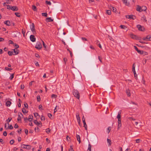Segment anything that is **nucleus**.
I'll use <instances>...</instances> for the list:
<instances>
[{"label":"nucleus","mask_w":151,"mask_h":151,"mask_svg":"<svg viewBox=\"0 0 151 151\" xmlns=\"http://www.w3.org/2000/svg\"><path fill=\"white\" fill-rule=\"evenodd\" d=\"M23 116V115L20 112L18 113V118H17V120L18 121H21V119L22 118V117Z\"/></svg>","instance_id":"nucleus-8"},{"label":"nucleus","mask_w":151,"mask_h":151,"mask_svg":"<svg viewBox=\"0 0 151 151\" xmlns=\"http://www.w3.org/2000/svg\"><path fill=\"white\" fill-rule=\"evenodd\" d=\"M45 3L47 4H48L49 5H51V3L50 2V1H45Z\"/></svg>","instance_id":"nucleus-48"},{"label":"nucleus","mask_w":151,"mask_h":151,"mask_svg":"<svg viewBox=\"0 0 151 151\" xmlns=\"http://www.w3.org/2000/svg\"><path fill=\"white\" fill-rule=\"evenodd\" d=\"M14 74H13L10 77V80H12V79L13 78H14Z\"/></svg>","instance_id":"nucleus-61"},{"label":"nucleus","mask_w":151,"mask_h":151,"mask_svg":"<svg viewBox=\"0 0 151 151\" xmlns=\"http://www.w3.org/2000/svg\"><path fill=\"white\" fill-rule=\"evenodd\" d=\"M140 54L143 55H148V53L147 52L142 50Z\"/></svg>","instance_id":"nucleus-17"},{"label":"nucleus","mask_w":151,"mask_h":151,"mask_svg":"<svg viewBox=\"0 0 151 151\" xmlns=\"http://www.w3.org/2000/svg\"><path fill=\"white\" fill-rule=\"evenodd\" d=\"M50 130L49 128H47L46 129V132L47 133H49L50 132Z\"/></svg>","instance_id":"nucleus-47"},{"label":"nucleus","mask_w":151,"mask_h":151,"mask_svg":"<svg viewBox=\"0 0 151 151\" xmlns=\"http://www.w3.org/2000/svg\"><path fill=\"white\" fill-rule=\"evenodd\" d=\"M122 1H123L124 3L126 5H127L128 4L127 2V0H122Z\"/></svg>","instance_id":"nucleus-46"},{"label":"nucleus","mask_w":151,"mask_h":151,"mask_svg":"<svg viewBox=\"0 0 151 151\" xmlns=\"http://www.w3.org/2000/svg\"><path fill=\"white\" fill-rule=\"evenodd\" d=\"M126 93L127 96H131V94L130 93V91L129 89H128L126 90Z\"/></svg>","instance_id":"nucleus-23"},{"label":"nucleus","mask_w":151,"mask_h":151,"mask_svg":"<svg viewBox=\"0 0 151 151\" xmlns=\"http://www.w3.org/2000/svg\"><path fill=\"white\" fill-rule=\"evenodd\" d=\"M134 48L135 50L137 52L140 54L142 50H139L137 47L135 46H134Z\"/></svg>","instance_id":"nucleus-15"},{"label":"nucleus","mask_w":151,"mask_h":151,"mask_svg":"<svg viewBox=\"0 0 151 151\" xmlns=\"http://www.w3.org/2000/svg\"><path fill=\"white\" fill-rule=\"evenodd\" d=\"M11 104V102L10 101H6V104L7 106H10Z\"/></svg>","instance_id":"nucleus-18"},{"label":"nucleus","mask_w":151,"mask_h":151,"mask_svg":"<svg viewBox=\"0 0 151 151\" xmlns=\"http://www.w3.org/2000/svg\"><path fill=\"white\" fill-rule=\"evenodd\" d=\"M34 123L37 125L39 126L40 125L42 124L41 122H38L37 120H34Z\"/></svg>","instance_id":"nucleus-14"},{"label":"nucleus","mask_w":151,"mask_h":151,"mask_svg":"<svg viewBox=\"0 0 151 151\" xmlns=\"http://www.w3.org/2000/svg\"><path fill=\"white\" fill-rule=\"evenodd\" d=\"M53 20V19H52L50 17H48L46 19V21L47 22H52Z\"/></svg>","instance_id":"nucleus-21"},{"label":"nucleus","mask_w":151,"mask_h":151,"mask_svg":"<svg viewBox=\"0 0 151 151\" xmlns=\"http://www.w3.org/2000/svg\"><path fill=\"white\" fill-rule=\"evenodd\" d=\"M30 40L32 42H35L36 40V38L33 35H31L30 36Z\"/></svg>","instance_id":"nucleus-7"},{"label":"nucleus","mask_w":151,"mask_h":151,"mask_svg":"<svg viewBox=\"0 0 151 151\" xmlns=\"http://www.w3.org/2000/svg\"><path fill=\"white\" fill-rule=\"evenodd\" d=\"M14 52L15 53L14 55H16L18 54L19 53V51L18 50L14 49L13 50Z\"/></svg>","instance_id":"nucleus-24"},{"label":"nucleus","mask_w":151,"mask_h":151,"mask_svg":"<svg viewBox=\"0 0 151 151\" xmlns=\"http://www.w3.org/2000/svg\"><path fill=\"white\" fill-rule=\"evenodd\" d=\"M33 116L32 115H30L29 116L28 120L30 122H31L33 119Z\"/></svg>","instance_id":"nucleus-20"},{"label":"nucleus","mask_w":151,"mask_h":151,"mask_svg":"<svg viewBox=\"0 0 151 151\" xmlns=\"http://www.w3.org/2000/svg\"><path fill=\"white\" fill-rule=\"evenodd\" d=\"M142 20H145V22L147 21V20H146V17L145 16H143L142 17Z\"/></svg>","instance_id":"nucleus-49"},{"label":"nucleus","mask_w":151,"mask_h":151,"mask_svg":"<svg viewBox=\"0 0 151 151\" xmlns=\"http://www.w3.org/2000/svg\"><path fill=\"white\" fill-rule=\"evenodd\" d=\"M26 149H27L28 150H29L31 149V147L30 145H26Z\"/></svg>","instance_id":"nucleus-32"},{"label":"nucleus","mask_w":151,"mask_h":151,"mask_svg":"<svg viewBox=\"0 0 151 151\" xmlns=\"http://www.w3.org/2000/svg\"><path fill=\"white\" fill-rule=\"evenodd\" d=\"M136 143H139L140 142V141H141V140H140L139 139H137L136 140Z\"/></svg>","instance_id":"nucleus-53"},{"label":"nucleus","mask_w":151,"mask_h":151,"mask_svg":"<svg viewBox=\"0 0 151 151\" xmlns=\"http://www.w3.org/2000/svg\"><path fill=\"white\" fill-rule=\"evenodd\" d=\"M73 95L78 99H79L80 95L78 91L74 89L73 91Z\"/></svg>","instance_id":"nucleus-1"},{"label":"nucleus","mask_w":151,"mask_h":151,"mask_svg":"<svg viewBox=\"0 0 151 151\" xmlns=\"http://www.w3.org/2000/svg\"><path fill=\"white\" fill-rule=\"evenodd\" d=\"M22 33L23 34V36L24 37H25V31L23 29H22Z\"/></svg>","instance_id":"nucleus-42"},{"label":"nucleus","mask_w":151,"mask_h":151,"mask_svg":"<svg viewBox=\"0 0 151 151\" xmlns=\"http://www.w3.org/2000/svg\"><path fill=\"white\" fill-rule=\"evenodd\" d=\"M42 105L40 104L39 106V109L40 110H43V109L42 108Z\"/></svg>","instance_id":"nucleus-59"},{"label":"nucleus","mask_w":151,"mask_h":151,"mask_svg":"<svg viewBox=\"0 0 151 151\" xmlns=\"http://www.w3.org/2000/svg\"><path fill=\"white\" fill-rule=\"evenodd\" d=\"M126 17L127 18L130 19H135V16L133 15H126Z\"/></svg>","instance_id":"nucleus-6"},{"label":"nucleus","mask_w":151,"mask_h":151,"mask_svg":"<svg viewBox=\"0 0 151 151\" xmlns=\"http://www.w3.org/2000/svg\"><path fill=\"white\" fill-rule=\"evenodd\" d=\"M7 6V9H11L12 6H11L9 5H6Z\"/></svg>","instance_id":"nucleus-55"},{"label":"nucleus","mask_w":151,"mask_h":151,"mask_svg":"<svg viewBox=\"0 0 151 151\" xmlns=\"http://www.w3.org/2000/svg\"><path fill=\"white\" fill-rule=\"evenodd\" d=\"M128 119H129L130 120H132L133 121H134L135 120V119H134L132 117H129L128 118Z\"/></svg>","instance_id":"nucleus-58"},{"label":"nucleus","mask_w":151,"mask_h":151,"mask_svg":"<svg viewBox=\"0 0 151 151\" xmlns=\"http://www.w3.org/2000/svg\"><path fill=\"white\" fill-rule=\"evenodd\" d=\"M24 131H25V134H27L28 133V131L27 130V129H24Z\"/></svg>","instance_id":"nucleus-56"},{"label":"nucleus","mask_w":151,"mask_h":151,"mask_svg":"<svg viewBox=\"0 0 151 151\" xmlns=\"http://www.w3.org/2000/svg\"><path fill=\"white\" fill-rule=\"evenodd\" d=\"M14 142V139L11 140L10 142V143L11 145H12L13 144Z\"/></svg>","instance_id":"nucleus-50"},{"label":"nucleus","mask_w":151,"mask_h":151,"mask_svg":"<svg viewBox=\"0 0 151 151\" xmlns=\"http://www.w3.org/2000/svg\"><path fill=\"white\" fill-rule=\"evenodd\" d=\"M3 134L4 136H6L7 135V132L6 131L4 132H3Z\"/></svg>","instance_id":"nucleus-60"},{"label":"nucleus","mask_w":151,"mask_h":151,"mask_svg":"<svg viewBox=\"0 0 151 151\" xmlns=\"http://www.w3.org/2000/svg\"><path fill=\"white\" fill-rule=\"evenodd\" d=\"M135 63H134L132 65V71L134 73H135V66H134Z\"/></svg>","instance_id":"nucleus-25"},{"label":"nucleus","mask_w":151,"mask_h":151,"mask_svg":"<svg viewBox=\"0 0 151 151\" xmlns=\"http://www.w3.org/2000/svg\"><path fill=\"white\" fill-rule=\"evenodd\" d=\"M120 27L122 29H126L127 28V27L125 26L122 25H121L120 26Z\"/></svg>","instance_id":"nucleus-30"},{"label":"nucleus","mask_w":151,"mask_h":151,"mask_svg":"<svg viewBox=\"0 0 151 151\" xmlns=\"http://www.w3.org/2000/svg\"><path fill=\"white\" fill-rule=\"evenodd\" d=\"M4 23L7 26H10L11 25V23L9 21V20L5 21L4 22Z\"/></svg>","instance_id":"nucleus-12"},{"label":"nucleus","mask_w":151,"mask_h":151,"mask_svg":"<svg viewBox=\"0 0 151 151\" xmlns=\"http://www.w3.org/2000/svg\"><path fill=\"white\" fill-rule=\"evenodd\" d=\"M30 29L33 34L35 35L36 34L35 29V25L33 23H32L31 26L30 27Z\"/></svg>","instance_id":"nucleus-2"},{"label":"nucleus","mask_w":151,"mask_h":151,"mask_svg":"<svg viewBox=\"0 0 151 151\" xmlns=\"http://www.w3.org/2000/svg\"><path fill=\"white\" fill-rule=\"evenodd\" d=\"M130 37L133 39H135L137 40H140L141 38L140 37H138L136 35H134L133 34H130Z\"/></svg>","instance_id":"nucleus-3"},{"label":"nucleus","mask_w":151,"mask_h":151,"mask_svg":"<svg viewBox=\"0 0 151 151\" xmlns=\"http://www.w3.org/2000/svg\"><path fill=\"white\" fill-rule=\"evenodd\" d=\"M76 116L77 120H78V122L79 123V124H80V118L79 116V114L78 113H77L76 114Z\"/></svg>","instance_id":"nucleus-9"},{"label":"nucleus","mask_w":151,"mask_h":151,"mask_svg":"<svg viewBox=\"0 0 151 151\" xmlns=\"http://www.w3.org/2000/svg\"><path fill=\"white\" fill-rule=\"evenodd\" d=\"M83 122V124L84 127H85V129L86 130H87V125L86 124V122H85V121H84Z\"/></svg>","instance_id":"nucleus-26"},{"label":"nucleus","mask_w":151,"mask_h":151,"mask_svg":"<svg viewBox=\"0 0 151 151\" xmlns=\"http://www.w3.org/2000/svg\"><path fill=\"white\" fill-rule=\"evenodd\" d=\"M57 95H55V94H52V95H51V97L52 98H57Z\"/></svg>","instance_id":"nucleus-39"},{"label":"nucleus","mask_w":151,"mask_h":151,"mask_svg":"<svg viewBox=\"0 0 151 151\" xmlns=\"http://www.w3.org/2000/svg\"><path fill=\"white\" fill-rule=\"evenodd\" d=\"M121 111H120L118 113V114L117 116V118L118 119V121H119V120L121 119Z\"/></svg>","instance_id":"nucleus-11"},{"label":"nucleus","mask_w":151,"mask_h":151,"mask_svg":"<svg viewBox=\"0 0 151 151\" xmlns=\"http://www.w3.org/2000/svg\"><path fill=\"white\" fill-rule=\"evenodd\" d=\"M137 11H138L139 12H142V8L140 6H139V5H137Z\"/></svg>","instance_id":"nucleus-13"},{"label":"nucleus","mask_w":151,"mask_h":151,"mask_svg":"<svg viewBox=\"0 0 151 151\" xmlns=\"http://www.w3.org/2000/svg\"><path fill=\"white\" fill-rule=\"evenodd\" d=\"M34 116L35 117H36V116H39V114L38 113H34Z\"/></svg>","instance_id":"nucleus-62"},{"label":"nucleus","mask_w":151,"mask_h":151,"mask_svg":"<svg viewBox=\"0 0 151 151\" xmlns=\"http://www.w3.org/2000/svg\"><path fill=\"white\" fill-rule=\"evenodd\" d=\"M13 51H8V54L9 56H12V55L14 54H13Z\"/></svg>","instance_id":"nucleus-27"},{"label":"nucleus","mask_w":151,"mask_h":151,"mask_svg":"<svg viewBox=\"0 0 151 151\" xmlns=\"http://www.w3.org/2000/svg\"><path fill=\"white\" fill-rule=\"evenodd\" d=\"M76 138L77 139V140L78 141L79 143H80L81 142V140H80V137L79 135L77 134L76 135Z\"/></svg>","instance_id":"nucleus-22"},{"label":"nucleus","mask_w":151,"mask_h":151,"mask_svg":"<svg viewBox=\"0 0 151 151\" xmlns=\"http://www.w3.org/2000/svg\"><path fill=\"white\" fill-rule=\"evenodd\" d=\"M13 128V126L12 124H11L10 126H9L8 128L7 129H12Z\"/></svg>","instance_id":"nucleus-43"},{"label":"nucleus","mask_w":151,"mask_h":151,"mask_svg":"<svg viewBox=\"0 0 151 151\" xmlns=\"http://www.w3.org/2000/svg\"><path fill=\"white\" fill-rule=\"evenodd\" d=\"M151 37V36L149 35H148L147 36V37H146V39H150Z\"/></svg>","instance_id":"nucleus-63"},{"label":"nucleus","mask_w":151,"mask_h":151,"mask_svg":"<svg viewBox=\"0 0 151 151\" xmlns=\"http://www.w3.org/2000/svg\"><path fill=\"white\" fill-rule=\"evenodd\" d=\"M143 8L142 9V11H145L147 9V8L146 6L142 7Z\"/></svg>","instance_id":"nucleus-45"},{"label":"nucleus","mask_w":151,"mask_h":151,"mask_svg":"<svg viewBox=\"0 0 151 151\" xmlns=\"http://www.w3.org/2000/svg\"><path fill=\"white\" fill-rule=\"evenodd\" d=\"M41 120H45V118L44 117V116H43V115H42V116L41 117Z\"/></svg>","instance_id":"nucleus-57"},{"label":"nucleus","mask_w":151,"mask_h":151,"mask_svg":"<svg viewBox=\"0 0 151 151\" xmlns=\"http://www.w3.org/2000/svg\"><path fill=\"white\" fill-rule=\"evenodd\" d=\"M47 14L46 13H42V15L43 16L47 17Z\"/></svg>","instance_id":"nucleus-41"},{"label":"nucleus","mask_w":151,"mask_h":151,"mask_svg":"<svg viewBox=\"0 0 151 151\" xmlns=\"http://www.w3.org/2000/svg\"><path fill=\"white\" fill-rule=\"evenodd\" d=\"M107 142L109 143V145L110 146L111 145V141L110 139H107Z\"/></svg>","instance_id":"nucleus-31"},{"label":"nucleus","mask_w":151,"mask_h":151,"mask_svg":"<svg viewBox=\"0 0 151 151\" xmlns=\"http://www.w3.org/2000/svg\"><path fill=\"white\" fill-rule=\"evenodd\" d=\"M69 151H74L72 147V146H70V149L69 150Z\"/></svg>","instance_id":"nucleus-44"},{"label":"nucleus","mask_w":151,"mask_h":151,"mask_svg":"<svg viewBox=\"0 0 151 151\" xmlns=\"http://www.w3.org/2000/svg\"><path fill=\"white\" fill-rule=\"evenodd\" d=\"M91 145L90 144L88 145V148L87 151H91Z\"/></svg>","instance_id":"nucleus-35"},{"label":"nucleus","mask_w":151,"mask_h":151,"mask_svg":"<svg viewBox=\"0 0 151 151\" xmlns=\"http://www.w3.org/2000/svg\"><path fill=\"white\" fill-rule=\"evenodd\" d=\"M14 46L16 47V49H17L19 48V45L16 43L14 44Z\"/></svg>","instance_id":"nucleus-52"},{"label":"nucleus","mask_w":151,"mask_h":151,"mask_svg":"<svg viewBox=\"0 0 151 151\" xmlns=\"http://www.w3.org/2000/svg\"><path fill=\"white\" fill-rule=\"evenodd\" d=\"M24 107L26 108H27L28 107V105L26 103H24Z\"/></svg>","instance_id":"nucleus-51"},{"label":"nucleus","mask_w":151,"mask_h":151,"mask_svg":"<svg viewBox=\"0 0 151 151\" xmlns=\"http://www.w3.org/2000/svg\"><path fill=\"white\" fill-rule=\"evenodd\" d=\"M22 112H23V113H27L28 111H26V110L25 109H24V108H23L22 109Z\"/></svg>","instance_id":"nucleus-33"},{"label":"nucleus","mask_w":151,"mask_h":151,"mask_svg":"<svg viewBox=\"0 0 151 151\" xmlns=\"http://www.w3.org/2000/svg\"><path fill=\"white\" fill-rule=\"evenodd\" d=\"M32 9L34 11H37V10L36 7L35 5L32 6Z\"/></svg>","instance_id":"nucleus-29"},{"label":"nucleus","mask_w":151,"mask_h":151,"mask_svg":"<svg viewBox=\"0 0 151 151\" xmlns=\"http://www.w3.org/2000/svg\"><path fill=\"white\" fill-rule=\"evenodd\" d=\"M112 9L110 8L112 10V11L114 12H115L116 11V9L115 8H114L113 7H111Z\"/></svg>","instance_id":"nucleus-34"},{"label":"nucleus","mask_w":151,"mask_h":151,"mask_svg":"<svg viewBox=\"0 0 151 151\" xmlns=\"http://www.w3.org/2000/svg\"><path fill=\"white\" fill-rule=\"evenodd\" d=\"M108 38H109V39L110 40H111L113 41L114 40V39H113L112 37L110 36V35H108Z\"/></svg>","instance_id":"nucleus-38"},{"label":"nucleus","mask_w":151,"mask_h":151,"mask_svg":"<svg viewBox=\"0 0 151 151\" xmlns=\"http://www.w3.org/2000/svg\"><path fill=\"white\" fill-rule=\"evenodd\" d=\"M26 145H24V144L22 145L21 146V147L22 148L26 149V147L25 146H26Z\"/></svg>","instance_id":"nucleus-54"},{"label":"nucleus","mask_w":151,"mask_h":151,"mask_svg":"<svg viewBox=\"0 0 151 151\" xmlns=\"http://www.w3.org/2000/svg\"><path fill=\"white\" fill-rule=\"evenodd\" d=\"M35 47L39 50L41 49L42 48V45L41 43L39 42H37Z\"/></svg>","instance_id":"nucleus-4"},{"label":"nucleus","mask_w":151,"mask_h":151,"mask_svg":"<svg viewBox=\"0 0 151 151\" xmlns=\"http://www.w3.org/2000/svg\"><path fill=\"white\" fill-rule=\"evenodd\" d=\"M11 10L13 11H17L18 10L17 7L15 6H12L11 8Z\"/></svg>","instance_id":"nucleus-10"},{"label":"nucleus","mask_w":151,"mask_h":151,"mask_svg":"<svg viewBox=\"0 0 151 151\" xmlns=\"http://www.w3.org/2000/svg\"><path fill=\"white\" fill-rule=\"evenodd\" d=\"M24 121L25 122H27V121L28 120V119L27 117L24 118Z\"/></svg>","instance_id":"nucleus-64"},{"label":"nucleus","mask_w":151,"mask_h":151,"mask_svg":"<svg viewBox=\"0 0 151 151\" xmlns=\"http://www.w3.org/2000/svg\"><path fill=\"white\" fill-rule=\"evenodd\" d=\"M60 6H57L56 7V11L57 12H60V11H62V10H60Z\"/></svg>","instance_id":"nucleus-19"},{"label":"nucleus","mask_w":151,"mask_h":151,"mask_svg":"<svg viewBox=\"0 0 151 151\" xmlns=\"http://www.w3.org/2000/svg\"><path fill=\"white\" fill-rule=\"evenodd\" d=\"M19 13L18 12H15V15L18 17H20V15L19 14Z\"/></svg>","instance_id":"nucleus-40"},{"label":"nucleus","mask_w":151,"mask_h":151,"mask_svg":"<svg viewBox=\"0 0 151 151\" xmlns=\"http://www.w3.org/2000/svg\"><path fill=\"white\" fill-rule=\"evenodd\" d=\"M137 28L139 30L141 31H144L145 30V28L143 27L142 26L138 24L137 25Z\"/></svg>","instance_id":"nucleus-5"},{"label":"nucleus","mask_w":151,"mask_h":151,"mask_svg":"<svg viewBox=\"0 0 151 151\" xmlns=\"http://www.w3.org/2000/svg\"><path fill=\"white\" fill-rule=\"evenodd\" d=\"M106 13L109 15H110L111 14V11L110 10H106Z\"/></svg>","instance_id":"nucleus-28"},{"label":"nucleus","mask_w":151,"mask_h":151,"mask_svg":"<svg viewBox=\"0 0 151 151\" xmlns=\"http://www.w3.org/2000/svg\"><path fill=\"white\" fill-rule=\"evenodd\" d=\"M118 125L117 129H119L120 128V127H121L122 126L121 122V120H119V121H118Z\"/></svg>","instance_id":"nucleus-16"},{"label":"nucleus","mask_w":151,"mask_h":151,"mask_svg":"<svg viewBox=\"0 0 151 151\" xmlns=\"http://www.w3.org/2000/svg\"><path fill=\"white\" fill-rule=\"evenodd\" d=\"M5 69L6 70H9H9H12L13 69L11 68H8L7 67H5Z\"/></svg>","instance_id":"nucleus-37"},{"label":"nucleus","mask_w":151,"mask_h":151,"mask_svg":"<svg viewBox=\"0 0 151 151\" xmlns=\"http://www.w3.org/2000/svg\"><path fill=\"white\" fill-rule=\"evenodd\" d=\"M37 100L38 101H40L41 100V99L39 95H37Z\"/></svg>","instance_id":"nucleus-36"}]
</instances>
